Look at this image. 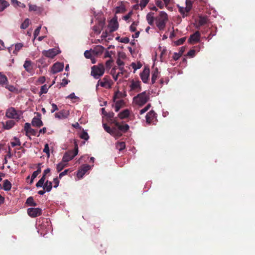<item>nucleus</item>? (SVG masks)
<instances>
[{"instance_id":"f257e3e1","label":"nucleus","mask_w":255,"mask_h":255,"mask_svg":"<svg viewBox=\"0 0 255 255\" xmlns=\"http://www.w3.org/2000/svg\"><path fill=\"white\" fill-rule=\"evenodd\" d=\"M168 20L167 14L164 11H160L155 18L156 25L160 30L164 29Z\"/></svg>"},{"instance_id":"f03ea898","label":"nucleus","mask_w":255,"mask_h":255,"mask_svg":"<svg viewBox=\"0 0 255 255\" xmlns=\"http://www.w3.org/2000/svg\"><path fill=\"white\" fill-rule=\"evenodd\" d=\"M105 67L102 63H99L97 65H94L91 68V75L95 79H99L105 73Z\"/></svg>"},{"instance_id":"7ed1b4c3","label":"nucleus","mask_w":255,"mask_h":255,"mask_svg":"<svg viewBox=\"0 0 255 255\" xmlns=\"http://www.w3.org/2000/svg\"><path fill=\"white\" fill-rule=\"evenodd\" d=\"M149 99V96L146 94V91L138 94L133 98L134 103L139 106H142L147 102Z\"/></svg>"},{"instance_id":"20e7f679","label":"nucleus","mask_w":255,"mask_h":255,"mask_svg":"<svg viewBox=\"0 0 255 255\" xmlns=\"http://www.w3.org/2000/svg\"><path fill=\"white\" fill-rule=\"evenodd\" d=\"M78 153V146L76 143H75L74 149L73 150H69L66 152L62 158V162L66 163L72 160Z\"/></svg>"},{"instance_id":"39448f33","label":"nucleus","mask_w":255,"mask_h":255,"mask_svg":"<svg viewBox=\"0 0 255 255\" xmlns=\"http://www.w3.org/2000/svg\"><path fill=\"white\" fill-rule=\"evenodd\" d=\"M112 83V82L110 77L108 76H106L103 78L102 81L99 80L98 81L96 87L97 88L99 85H100L102 87L110 88L111 87Z\"/></svg>"},{"instance_id":"423d86ee","label":"nucleus","mask_w":255,"mask_h":255,"mask_svg":"<svg viewBox=\"0 0 255 255\" xmlns=\"http://www.w3.org/2000/svg\"><path fill=\"white\" fill-rule=\"evenodd\" d=\"M27 214L31 218H35L42 214V210L39 208H29L27 209Z\"/></svg>"},{"instance_id":"0eeeda50","label":"nucleus","mask_w":255,"mask_h":255,"mask_svg":"<svg viewBox=\"0 0 255 255\" xmlns=\"http://www.w3.org/2000/svg\"><path fill=\"white\" fill-rule=\"evenodd\" d=\"M42 54L47 58H53L58 54V50L55 48H52L48 50L42 51Z\"/></svg>"},{"instance_id":"6e6552de","label":"nucleus","mask_w":255,"mask_h":255,"mask_svg":"<svg viewBox=\"0 0 255 255\" xmlns=\"http://www.w3.org/2000/svg\"><path fill=\"white\" fill-rule=\"evenodd\" d=\"M113 124H114L116 126L115 128H117L119 130L123 132H127L129 128V127L128 124H125L122 125L117 121V120L113 121Z\"/></svg>"},{"instance_id":"1a4fd4ad","label":"nucleus","mask_w":255,"mask_h":255,"mask_svg":"<svg viewBox=\"0 0 255 255\" xmlns=\"http://www.w3.org/2000/svg\"><path fill=\"white\" fill-rule=\"evenodd\" d=\"M108 27L110 32H113L116 31L119 27V23L117 21V17L112 18L109 25Z\"/></svg>"},{"instance_id":"9d476101","label":"nucleus","mask_w":255,"mask_h":255,"mask_svg":"<svg viewBox=\"0 0 255 255\" xmlns=\"http://www.w3.org/2000/svg\"><path fill=\"white\" fill-rule=\"evenodd\" d=\"M200 33L196 31L194 33L191 34L188 39V42L191 44L197 43L200 41Z\"/></svg>"},{"instance_id":"9b49d317","label":"nucleus","mask_w":255,"mask_h":255,"mask_svg":"<svg viewBox=\"0 0 255 255\" xmlns=\"http://www.w3.org/2000/svg\"><path fill=\"white\" fill-rule=\"evenodd\" d=\"M91 168V166L89 165H82L80 169H79L77 173V177L80 178H82L83 175Z\"/></svg>"},{"instance_id":"f8f14e48","label":"nucleus","mask_w":255,"mask_h":255,"mask_svg":"<svg viewBox=\"0 0 255 255\" xmlns=\"http://www.w3.org/2000/svg\"><path fill=\"white\" fill-rule=\"evenodd\" d=\"M69 115V112L68 111L63 110L55 113V117L60 120H63L67 118Z\"/></svg>"},{"instance_id":"ddd939ff","label":"nucleus","mask_w":255,"mask_h":255,"mask_svg":"<svg viewBox=\"0 0 255 255\" xmlns=\"http://www.w3.org/2000/svg\"><path fill=\"white\" fill-rule=\"evenodd\" d=\"M149 73L150 71L149 68H144L143 71L140 73V76L143 83H147L148 81Z\"/></svg>"},{"instance_id":"4468645a","label":"nucleus","mask_w":255,"mask_h":255,"mask_svg":"<svg viewBox=\"0 0 255 255\" xmlns=\"http://www.w3.org/2000/svg\"><path fill=\"white\" fill-rule=\"evenodd\" d=\"M64 65L61 63H56L52 67L51 72L53 74H55L63 70Z\"/></svg>"},{"instance_id":"2eb2a0df","label":"nucleus","mask_w":255,"mask_h":255,"mask_svg":"<svg viewBox=\"0 0 255 255\" xmlns=\"http://www.w3.org/2000/svg\"><path fill=\"white\" fill-rule=\"evenodd\" d=\"M130 88L131 90L136 91L138 92H140L141 90L140 82L139 81H134L132 80L130 85Z\"/></svg>"},{"instance_id":"dca6fc26","label":"nucleus","mask_w":255,"mask_h":255,"mask_svg":"<svg viewBox=\"0 0 255 255\" xmlns=\"http://www.w3.org/2000/svg\"><path fill=\"white\" fill-rule=\"evenodd\" d=\"M104 49L105 48L103 46L101 45H97L92 50V52L94 56H97L101 55L103 53Z\"/></svg>"},{"instance_id":"f3484780","label":"nucleus","mask_w":255,"mask_h":255,"mask_svg":"<svg viewBox=\"0 0 255 255\" xmlns=\"http://www.w3.org/2000/svg\"><path fill=\"white\" fill-rule=\"evenodd\" d=\"M155 115L156 113L152 110L148 112L145 117L146 123L148 124L151 123L155 118Z\"/></svg>"},{"instance_id":"a211bd4d","label":"nucleus","mask_w":255,"mask_h":255,"mask_svg":"<svg viewBox=\"0 0 255 255\" xmlns=\"http://www.w3.org/2000/svg\"><path fill=\"white\" fill-rule=\"evenodd\" d=\"M16 116V110L14 108H8L6 112V116L8 118L14 119Z\"/></svg>"},{"instance_id":"6ab92c4d","label":"nucleus","mask_w":255,"mask_h":255,"mask_svg":"<svg viewBox=\"0 0 255 255\" xmlns=\"http://www.w3.org/2000/svg\"><path fill=\"white\" fill-rule=\"evenodd\" d=\"M31 124L32 126L37 128H39L43 126V122L40 119L35 117L33 118Z\"/></svg>"},{"instance_id":"aec40b11","label":"nucleus","mask_w":255,"mask_h":255,"mask_svg":"<svg viewBox=\"0 0 255 255\" xmlns=\"http://www.w3.org/2000/svg\"><path fill=\"white\" fill-rule=\"evenodd\" d=\"M125 105V102L123 100H118L115 102V111L118 112L121 108Z\"/></svg>"},{"instance_id":"412c9836","label":"nucleus","mask_w":255,"mask_h":255,"mask_svg":"<svg viewBox=\"0 0 255 255\" xmlns=\"http://www.w3.org/2000/svg\"><path fill=\"white\" fill-rule=\"evenodd\" d=\"M129 115V111L128 109H126L118 114V117L121 119H124L128 118Z\"/></svg>"},{"instance_id":"4be33fe9","label":"nucleus","mask_w":255,"mask_h":255,"mask_svg":"<svg viewBox=\"0 0 255 255\" xmlns=\"http://www.w3.org/2000/svg\"><path fill=\"white\" fill-rule=\"evenodd\" d=\"M14 124L15 122L14 120H10L6 121L5 124L3 123V126L4 128L6 129H9L14 125Z\"/></svg>"},{"instance_id":"5701e85b","label":"nucleus","mask_w":255,"mask_h":255,"mask_svg":"<svg viewBox=\"0 0 255 255\" xmlns=\"http://www.w3.org/2000/svg\"><path fill=\"white\" fill-rule=\"evenodd\" d=\"M52 188V183L51 181H49L47 180L44 184L43 186V188L44 190L47 192H50Z\"/></svg>"},{"instance_id":"b1692460","label":"nucleus","mask_w":255,"mask_h":255,"mask_svg":"<svg viewBox=\"0 0 255 255\" xmlns=\"http://www.w3.org/2000/svg\"><path fill=\"white\" fill-rule=\"evenodd\" d=\"M177 7L178 8L179 12L182 15L183 17H185L188 15L189 12H186V10H185V7H184L183 6H181L179 5H177Z\"/></svg>"},{"instance_id":"393cba45","label":"nucleus","mask_w":255,"mask_h":255,"mask_svg":"<svg viewBox=\"0 0 255 255\" xmlns=\"http://www.w3.org/2000/svg\"><path fill=\"white\" fill-rule=\"evenodd\" d=\"M9 3L5 0H0V11H2L9 6Z\"/></svg>"},{"instance_id":"a878e982","label":"nucleus","mask_w":255,"mask_h":255,"mask_svg":"<svg viewBox=\"0 0 255 255\" xmlns=\"http://www.w3.org/2000/svg\"><path fill=\"white\" fill-rule=\"evenodd\" d=\"M185 3V10L187 12H189L192 8L193 1L191 0H186Z\"/></svg>"},{"instance_id":"bb28decb","label":"nucleus","mask_w":255,"mask_h":255,"mask_svg":"<svg viewBox=\"0 0 255 255\" xmlns=\"http://www.w3.org/2000/svg\"><path fill=\"white\" fill-rule=\"evenodd\" d=\"M23 66L26 71L30 72L32 69L31 61L26 60L24 62Z\"/></svg>"},{"instance_id":"cd10ccee","label":"nucleus","mask_w":255,"mask_h":255,"mask_svg":"<svg viewBox=\"0 0 255 255\" xmlns=\"http://www.w3.org/2000/svg\"><path fill=\"white\" fill-rule=\"evenodd\" d=\"M155 17L152 16L150 13H148L146 15V20L148 22V23L150 25H152L153 24V22L154 20H155Z\"/></svg>"},{"instance_id":"c85d7f7f","label":"nucleus","mask_w":255,"mask_h":255,"mask_svg":"<svg viewBox=\"0 0 255 255\" xmlns=\"http://www.w3.org/2000/svg\"><path fill=\"white\" fill-rule=\"evenodd\" d=\"M103 128L104 129L109 133H110L111 135V134H114V130H115V127H113L112 128H111L110 127H109L106 124H103Z\"/></svg>"},{"instance_id":"c756f323","label":"nucleus","mask_w":255,"mask_h":255,"mask_svg":"<svg viewBox=\"0 0 255 255\" xmlns=\"http://www.w3.org/2000/svg\"><path fill=\"white\" fill-rule=\"evenodd\" d=\"M208 21V19L206 16H200L199 19V24L200 26H203L206 24Z\"/></svg>"},{"instance_id":"7c9ffc66","label":"nucleus","mask_w":255,"mask_h":255,"mask_svg":"<svg viewBox=\"0 0 255 255\" xmlns=\"http://www.w3.org/2000/svg\"><path fill=\"white\" fill-rule=\"evenodd\" d=\"M51 87V85L48 87L45 84L41 87L39 95H41L43 94H46L47 93L48 89Z\"/></svg>"},{"instance_id":"2f4dec72","label":"nucleus","mask_w":255,"mask_h":255,"mask_svg":"<svg viewBox=\"0 0 255 255\" xmlns=\"http://www.w3.org/2000/svg\"><path fill=\"white\" fill-rule=\"evenodd\" d=\"M26 203L30 206H36L37 204L34 201L33 198L32 197H28L26 201Z\"/></svg>"},{"instance_id":"473e14b6","label":"nucleus","mask_w":255,"mask_h":255,"mask_svg":"<svg viewBox=\"0 0 255 255\" xmlns=\"http://www.w3.org/2000/svg\"><path fill=\"white\" fill-rule=\"evenodd\" d=\"M29 9L30 11H34L39 12L41 11V8L35 4H29Z\"/></svg>"},{"instance_id":"72a5a7b5","label":"nucleus","mask_w":255,"mask_h":255,"mask_svg":"<svg viewBox=\"0 0 255 255\" xmlns=\"http://www.w3.org/2000/svg\"><path fill=\"white\" fill-rule=\"evenodd\" d=\"M114 115L115 114L113 112L108 113L106 117L108 119V121L109 122H110L111 123L113 124V121L117 120L116 118H114Z\"/></svg>"},{"instance_id":"f704fd0d","label":"nucleus","mask_w":255,"mask_h":255,"mask_svg":"<svg viewBox=\"0 0 255 255\" xmlns=\"http://www.w3.org/2000/svg\"><path fill=\"white\" fill-rule=\"evenodd\" d=\"M11 184L10 182L7 180H5L4 181L3 188L5 191H8L11 189Z\"/></svg>"},{"instance_id":"c9c22d12","label":"nucleus","mask_w":255,"mask_h":255,"mask_svg":"<svg viewBox=\"0 0 255 255\" xmlns=\"http://www.w3.org/2000/svg\"><path fill=\"white\" fill-rule=\"evenodd\" d=\"M158 71L157 69H156L152 73L151 83L152 84L155 83L156 80L158 77Z\"/></svg>"},{"instance_id":"e433bc0d","label":"nucleus","mask_w":255,"mask_h":255,"mask_svg":"<svg viewBox=\"0 0 255 255\" xmlns=\"http://www.w3.org/2000/svg\"><path fill=\"white\" fill-rule=\"evenodd\" d=\"M126 147V144L124 142H118L116 144V148L120 151H122Z\"/></svg>"},{"instance_id":"4c0bfd02","label":"nucleus","mask_w":255,"mask_h":255,"mask_svg":"<svg viewBox=\"0 0 255 255\" xmlns=\"http://www.w3.org/2000/svg\"><path fill=\"white\" fill-rule=\"evenodd\" d=\"M66 164L63 163V162H61L59 163H58L57 165V167H56V169H57V171L58 172H60L66 166Z\"/></svg>"},{"instance_id":"58836bf2","label":"nucleus","mask_w":255,"mask_h":255,"mask_svg":"<svg viewBox=\"0 0 255 255\" xmlns=\"http://www.w3.org/2000/svg\"><path fill=\"white\" fill-rule=\"evenodd\" d=\"M115 130H114V134H111L112 135L115 136L116 138H119L121 137L122 135V133H121V131L119 130L117 128L115 127Z\"/></svg>"},{"instance_id":"ea45409f","label":"nucleus","mask_w":255,"mask_h":255,"mask_svg":"<svg viewBox=\"0 0 255 255\" xmlns=\"http://www.w3.org/2000/svg\"><path fill=\"white\" fill-rule=\"evenodd\" d=\"M29 24V20L28 18H26L24 20V21L21 24L20 28L21 29H25L28 26Z\"/></svg>"},{"instance_id":"a19ab883","label":"nucleus","mask_w":255,"mask_h":255,"mask_svg":"<svg viewBox=\"0 0 255 255\" xmlns=\"http://www.w3.org/2000/svg\"><path fill=\"white\" fill-rule=\"evenodd\" d=\"M92 49L90 50H86L84 52V56L87 59H91L92 55H94L92 52Z\"/></svg>"},{"instance_id":"79ce46f5","label":"nucleus","mask_w":255,"mask_h":255,"mask_svg":"<svg viewBox=\"0 0 255 255\" xmlns=\"http://www.w3.org/2000/svg\"><path fill=\"white\" fill-rule=\"evenodd\" d=\"M7 81V78L6 76L1 72H0V85L4 84Z\"/></svg>"},{"instance_id":"37998d69","label":"nucleus","mask_w":255,"mask_h":255,"mask_svg":"<svg viewBox=\"0 0 255 255\" xmlns=\"http://www.w3.org/2000/svg\"><path fill=\"white\" fill-rule=\"evenodd\" d=\"M149 1V0H140L139 5L141 8V9L146 6Z\"/></svg>"},{"instance_id":"c03bdc74","label":"nucleus","mask_w":255,"mask_h":255,"mask_svg":"<svg viewBox=\"0 0 255 255\" xmlns=\"http://www.w3.org/2000/svg\"><path fill=\"white\" fill-rule=\"evenodd\" d=\"M138 22L134 21L132 22V23L131 24V25L129 27V29L130 31L131 32H134L136 31V26L137 25Z\"/></svg>"},{"instance_id":"a18cd8bd","label":"nucleus","mask_w":255,"mask_h":255,"mask_svg":"<svg viewBox=\"0 0 255 255\" xmlns=\"http://www.w3.org/2000/svg\"><path fill=\"white\" fill-rule=\"evenodd\" d=\"M155 4L156 5H157V6H158V7H159L160 9H162L164 7V2L163 3L161 0H156L155 1Z\"/></svg>"},{"instance_id":"49530a36","label":"nucleus","mask_w":255,"mask_h":255,"mask_svg":"<svg viewBox=\"0 0 255 255\" xmlns=\"http://www.w3.org/2000/svg\"><path fill=\"white\" fill-rule=\"evenodd\" d=\"M150 107H151L150 104H148L145 107H144L143 109H141L140 111V112H139L140 114L142 115L143 114H144V113L147 112L149 110V109L150 108Z\"/></svg>"},{"instance_id":"de8ad7c7","label":"nucleus","mask_w":255,"mask_h":255,"mask_svg":"<svg viewBox=\"0 0 255 255\" xmlns=\"http://www.w3.org/2000/svg\"><path fill=\"white\" fill-rule=\"evenodd\" d=\"M80 137L82 138V139H85V140H88V138H89V135L87 133V132H85V131H83L81 135H80Z\"/></svg>"},{"instance_id":"09e8293b","label":"nucleus","mask_w":255,"mask_h":255,"mask_svg":"<svg viewBox=\"0 0 255 255\" xmlns=\"http://www.w3.org/2000/svg\"><path fill=\"white\" fill-rule=\"evenodd\" d=\"M8 51L11 53V51H12V53H14L16 51V44H12L10 47L8 48Z\"/></svg>"},{"instance_id":"8fccbe9b","label":"nucleus","mask_w":255,"mask_h":255,"mask_svg":"<svg viewBox=\"0 0 255 255\" xmlns=\"http://www.w3.org/2000/svg\"><path fill=\"white\" fill-rule=\"evenodd\" d=\"M37 130L35 129H34L32 128H30L29 129L28 133V134H29L30 135H34V136H37Z\"/></svg>"},{"instance_id":"3c124183","label":"nucleus","mask_w":255,"mask_h":255,"mask_svg":"<svg viewBox=\"0 0 255 255\" xmlns=\"http://www.w3.org/2000/svg\"><path fill=\"white\" fill-rule=\"evenodd\" d=\"M185 40H186V37H182L181 38H180L179 39H178L177 41H176V44L177 45H181V44H183V43L185 42Z\"/></svg>"},{"instance_id":"603ef678","label":"nucleus","mask_w":255,"mask_h":255,"mask_svg":"<svg viewBox=\"0 0 255 255\" xmlns=\"http://www.w3.org/2000/svg\"><path fill=\"white\" fill-rule=\"evenodd\" d=\"M131 65L132 68L134 69V71H135L136 69H140L142 66L140 63H138L137 65H136L134 63H132Z\"/></svg>"},{"instance_id":"864d4df0","label":"nucleus","mask_w":255,"mask_h":255,"mask_svg":"<svg viewBox=\"0 0 255 255\" xmlns=\"http://www.w3.org/2000/svg\"><path fill=\"white\" fill-rule=\"evenodd\" d=\"M40 29L41 26H39L35 29L33 34L34 38H35L39 35Z\"/></svg>"},{"instance_id":"5fc2aeb1","label":"nucleus","mask_w":255,"mask_h":255,"mask_svg":"<svg viewBox=\"0 0 255 255\" xmlns=\"http://www.w3.org/2000/svg\"><path fill=\"white\" fill-rule=\"evenodd\" d=\"M38 175V174L35 171L33 172L31 175L30 181L29 182L30 184H31L33 183V180Z\"/></svg>"},{"instance_id":"6e6d98bb","label":"nucleus","mask_w":255,"mask_h":255,"mask_svg":"<svg viewBox=\"0 0 255 255\" xmlns=\"http://www.w3.org/2000/svg\"><path fill=\"white\" fill-rule=\"evenodd\" d=\"M59 178L57 177L56 178H54L53 179V183L54 184V188H57L59 184Z\"/></svg>"},{"instance_id":"4d7b16f0","label":"nucleus","mask_w":255,"mask_h":255,"mask_svg":"<svg viewBox=\"0 0 255 255\" xmlns=\"http://www.w3.org/2000/svg\"><path fill=\"white\" fill-rule=\"evenodd\" d=\"M196 51L194 49H191L187 53V55L191 57H194L195 55Z\"/></svg>"},{"instance_id":"13d9d810","label":"nucleus","mask_w":255,"mask_h":255,"mask_svg":"<svg viewBox=\"0 0 255 255\" xmlns=\"http://www.w3.org/2000/svg\"><path fill=\"white\" fill-rule=\"evenodd\" d=\"M113 62V60L110 59L106 61V66L107 68L110 69L112 66V64Z\"/></svg>"},{"instance_id":"bf43d9fd","label":"nucleus","mask_w":255,"mask_h":255,"mask_svg":"<svg viewBox=\"0 0 255 255\" xmlns=\"http://www.w3.org/2000/svg\"><path fill=\"white\" fill-rule=\"evenodd\" d=\"M120 42L124 43H128L129 42V39L127 37H123L120 39Z\"/></svg>"},{"instance_id":"052dcab7","label":"nucleus","mask_w":255,"mask_h":255,"mask_svg":"<svg viewBox=\"0 0 255 255\" xmlns=\"http://www.w3.org/2000/svg\"><path fill=\"white\" fill-rule=\"evenodd\" d=\"M43 152L47 154L48 155H49V148L48 144H45L44 145V148L43 149Z\"/></svg>"},{"instance_id":"680f3d73","label":"nucleus","mask_w":255,"mask_h":255,"mask_svg":"<svg viewBox=\"0 0 255 255\" xmlns=\"http://www.w3.org/2000/svg\"><path fill=\"white\" fill-rule=\"evenodd\" d=\"M69 171V169H65L64 171L61 172L59 174L58 178L59 179H61L63 176L67 174Z\"/></svg>"},{"instance_id":"e2e57ef3","label":"nucleus","mask_w":255,"mask_h":255,"mask_svg":"<svg viewBox=\"0 0 255 255\" xmlns=\"http://www.w3.org/2000/svg\"><path fill=\"white\" fill-rule=\"evenodd\" d=\"M31 128V127H30V125L28 123H26L25 124V125H24V129L26 131V134H28V131H29V129Z\"/></svg>"},{"instance_id":"0e129e2a","label":"nucleus","mask_w":255,"mask_h":255,"mask_svg":"<svg viewBox=\"0 0 255 255\" xmlns=\"http://www.w3.org/2000/svg\"><path fill=\"white\" fill-rule=\"evenodd\" d=\"M181 55L179 53H174V55L173 56V58L175 60H177L179 59V58L181 57Z\"/></svg>"},{"instance_id":"69168bd1","label":"nucleus","mask_w":255,"mask_h":255,"mask_svg":"<svg viewBox=\"0 0 255 255\" xmlns=\"http://www.w3.org/2000/svg\"><path fill=\"white\" fill-rule=\"evenodd\" d=\"M44 184V183L42 181V180H40L39 179V181L36 183V186L37 188L41 187H43Z\"/></svg>"},{"instance_id":"338daca9","label":"nucleus","mask_w":255,"mask_h":255,"mask_svg":"<svg viewBox=\"0 0 255 255\" xmlns=\"http://www.w3.org/2000/svg\"><path fill=\"white\" fill-rule=\"evenodd\" d=\"M51 106L52 107V109L51 110V112L52 113H54L55 111L58 110V108L56 104L53 103L51 104Z\"/></svg>"},{"instance_id":"774afa93","label":"nucleus","mask_w":255,"mask_h":255,"mask_svg":"<svg viewBox=\"0 0 255 255\" xmlns=\"http://www.w3.org/2000/svg\"><path fill=\"white\" fill-rule=\"evenodd\" d=\"M117 64L120 66L122 67L124 65V62L121 60L120 58H118L117 60Z\"/></svg>"}]
</instances>
